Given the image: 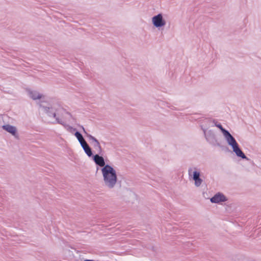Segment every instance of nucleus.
I'll return each instance as SVG.
<instances>
[{
	"label": "nucleus",
	"instance_id": "obj_7",
	"mask_svg": "<svg viewBox=\"0 0 261 261\" xmlns=\"http://www.w3.org/2000/svg\"><path fill=\"white\" fill-rule=\"evenodd\" d=\"M228 200L227 198L221 192H218L210 198V201L213 203H220L223 202H226Z\"/></svg>",
	"mask_w": 261,
	"mask_h": 261
},
{
	"label": "nucleus",
	"instance_id": "obj_4",
	"mask_svg": "<svg viewBox=\"0 0 261 261\" xmlns=\"http://www.w3.org/2000/svg\"><path fill=\"white\" fill-rule=\"evenodd\" d=\"M194 171H193L192 167L189 168L188 174L189 176H191L193 180H194L195 186L198 187L201 185L203 180L200 177V172L199 171H198L197 168L194 167Z\"/></svg>",
	"mask_w": 261,
	"mask_h": 261
},
{
	"label": "nucleus",
	"instance_id": "obj_12",
	"mask_svg": "<svg viewBox=\"0 0 261 261\" xmlns=\"http://www.w3.org/2000/svg\"><path fill=\"white\" fill-rule=\"evenodd\" d=\"M2 128H3V129H4L5 130L7 131V132L10 133L11 134H12L13 136H15L16 135V133H17L16 128L13 125H11L10 124L4 125L2 126Z\"/></svg>",
	"mask_w": 261,
	"mask_h": 261
},
{
	"label": "nucleus",
	"instance_id": "obj_10",
	"mask_svg": "<svg viewBox=\"0 0 261 261\" xmlns=\"http://www.w3.org/2000/svg\"><path fill=\"white\" fill-rule=\"evenodd\" d=\"M99 154L98 153L94 155L92 159L96 165L103 168L107 164H106L104 158Z\"/></svg>",
	"mask_w": 261,
	"mask_h": 261
},
{
	"label": "nucleus",
	"instance_id": "obj_2",
	"mask_svg": "<svg viewBox=\"0 0 261 261\" xmlns=\"http://www.w3.org/2000/svg\"><path fill=\"white\" fill-rule=\"evenodd\" d=\"M43 108L44 109V111L47 114L48 116L53 117L54 118H55L56 119L57 123L62 125L67 129V131H68L70 133H72L73 131L75 130V128H73L71 126L67 124L61 119H59V117H57V113L59 115V112L60 111H64L67 114L71 116L70 113L66 112L65 110H64L63 108L57 109L55 107L51 106L50 107H47L43 106Z\"/></svg>",
	"mask_w": 261,
	"mask_h": 261
},
{
	"label": "nucleus",
	"instance_id": "obj_14",
	"mask_svg": "<svg viewBox=\"0 0 261 261\" xmlns=\"http://www.w3.org/2000/svg\"><path fill=\"white\" fill-rule=\"evenodd\" d=\"M85 152L89 157H92L94 155L92 151L91 148L89 146L88 144L83 147Z\"/></svg>",
	"mask_w": 261,
	"mask_h": 261
},
{
	"label": "nucleus",
	"instance_id": "obj_13",
	"mask_svg": "<svg viewBox=\"0 0 261 261\" xmlns=\"http://www.w3.org/2000/svg\"><path fill=\"white\" fill-rule=\"evenodd\" d=\"M29 94L30 97L33 100H37L40 99L42 95L35 91H29Z\"/></svg>",
	"mask_w": 261,
	"mask_h": 261
},
{
	"label": "nucleus",
	"instance_id": "obj_3",
	"mask_svg": "<svg viewBox=\"0 0 261 261\" xmlns=\"http://www.w3.org/2000/svg\"><path fill=\"white\" fill-rule=\"evenodd\" d=\"M201 128L203 132L206 141L209 144L214 146H221L220 144L218 142L217 137L213 130L210 129L207 131L206 129L203 127L202 125L201 126Z\"/></svg>",
	"mask_w": 261,
	"mask_h": 261
},
{
	"label": "nucleus",
	"instance_id": "obj_11",
	"mask_svg": "<svg viewBox=\"0 0 261 261\" xmlns=\"http://www.w3.org/2000/svg\"><path fill=\"white\" fill-rule=\"evenodd\" d=\"M74 132H75L74 136L76 137V138L78 140V141L80 142L82 148L83 147H84L85 146H86V145H87L88 143L84 139L82 134L80 132H79V131L76 130V129H75V130L73 131L72 133H73Z\"/></svg>",
	"mask_w": 261,
	"mask_h": 261
},
{
	"label": "nucleus",
	"instance_id": "obj_5",
	"mask_svg": "<svg viewBox=\"0 0 261 261\" xmlns=\"http://www.w3.org/2000/svg\"><path fill=\"white\" fill-rule=\"evenodd\" d=\"M81 127L84 133L86 135V136L91 141V143L93 144L94 148L97 150L98 153L102 154V149L98 140L91 135L88 134L85 130V128L83 126H82Z\"/></svg>",
	"mask_w": 261,
	"mask_h": 261
},
{
	"label": "nucleus",
	"instance_id": "obj_15",
	"mask_svg": "<svg viewBox=\"0 0 261 261\" xmlns=\"http://www.w3.org/2000/svg\"><path fill=\"white\" fill-rule=\"evenodd\" d=\"M212 122L214 124V125H213L212 126H215L219 128L221 130L222 134L224 133V131L227 130V129L223 128L222 124L218 122V121L216 120L213 119Z\"/></svg>",
	"mask_w": 261,
	"mask_h": 261
},
{
	"label": "nucleus",
	"instance_id": "obj_9",
	"mask_svg": "<svg viewBox=\"0 0 261 261\" xmlns=\"http://www.w3.org/2000/svg\"><path fill=\"white\" fill-rule=\"evenodd\" d=\"M226 141L228 144L231 147L238 144L235 138L232 136V135L229 133V132L227 130L224 131V133L223 134Z\"/></svg>",
	"mask_w": 261,
	"mask_h": 261
},
{
	"label": "nucleus",
	"instance_id": "obj_6",
	"mask_svg": "<svg viewBox=\"0 0 261 261\" xmlns=\"http://www.w3.org/2000/svg\"><path fill=\"white\" fill-rule=\"evenodd\" d=\"M153 25L157 28H160L166 24V21L163 18L162 13H159L152 18Z\"/></svg>",
	"mask_w": 261,
	"mask_h": 261
},
{
	"label": "nucleus",
	"instance_id": "obj_1",
	"mask_svg": "<svg viewBox=\"0 0 261 261\" xmlns=\"http://www.w3.org/2000/svg\"><path fill=\"white\" fill-rule=\"evenodd\" d=\"M101 172L105 185L110 189L114 188L117 180L116 170L112 166L107 164L101 168Z\"/></svg>",
	"mask_w": 261,
	"mask_h": 261
},
{
	"label": "nucleus",
	"instance_id": "obj_8",
	"mask_svg": "<svg viewBox=\"0 0 261 261\" xmlns=\"http://www.w3.org/2000/svg\"><path fill=\"white\" fill-rule=\"evenodd\" d=\"M233 152H234L236 155L242 159L245 160L246 161H251L243 152L242 149L240 148L239 144H237L231 147Z\"/></svg>",
	"mask_w": 261,
	"mask_h": 261
}]
</instances>
